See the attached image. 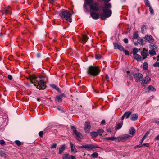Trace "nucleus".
Here are the masks:
<instances>
[{
	"label": "nucleus",
	"instance_id": "f257e3e1",
	"mask_svg": "<svg viewBox=\"0 0 159 159\" xmlns=\"http://www.w3.org/2000/svg\"><path fill=\"white\" fill-rule=\"evenodd\" d=\"M28 79L30 80L31 83L34 84V85L40 90L44 89L46 87L44 82L41 80L40 78L38 77L35 75H30Z\"/></svg>",
	"mask_w": 159,
	"mask_h": 159
},
{
	"label": "nucleus",
	"instance_id": "f03ea898",
	"mask_svg": "<svg viewBox=\"0 0 159 159\" xmlns=\"http://www.w3.org/2000/svg\"><path fill=\"white\" fill-rule=\"evenodd\" d=\"M93 2L94 0H85L84 4V7L87 10V6L88 5L91 10L95 11H98L100 8L99 3L97 2Z\"/></svg>",
	"mask_w": 159,
	"mask_h": 159
},
{
	"label": "nucleus",
	"instance_id": "7ed1b4c3",
	"mask_svg": "<svg viewBox=\"0 0 159 159\" xmlns=\"http://www.w3.org/2000/svg\"><path fill=\"white\" fill-rule=\"evenodd\" d=\"M111 7L110 3H105L102 7L103 9V14L101 15V18L102 19L105 20L106 18L109 17L111 15V11L109 8Z\"/></svg>",
	"mask_w": 159,
	"mask_h": 159
},
{
	"label": "nucleus",
	"instance_id": "20e7f679",
	"mask_svg": "<svg viewBox=\"0 0 159 159\" xmlns=\"http://www.w3.org/2000/svg\"><path fill=\"white\" fill-rule=\"evenodd\" d=\"M60 15L64 21L66 20L70 22H72L71 13L69 11L64 10L62 11Z\"/></svg>",
	"mask_w": 159,
	"mask_h": 159
},
{
	"label": "nucleus",
	"instance_id": "39448f33",
	"mask_svg": "<svg viewBox=\"0 0 159 159\" xmlns=\"http://www.w3.org/2000/svg\"><path fill=\"white\" fill-rule=\"evenodd\" d=\"M87 72L88 74L95 76L99 74L100 71L97 67L90 66L88 69Z\"/></svg>",
	"mask_w": 159,
	"mask_h": 159
},
{
	"label": "nucleus",
	"instance_id": "423d86ee",
	"mask_svg": "<svg viewBox=\"0 0 159 159\" xmlns=\"http://www.w3.org/2000/svg\"><path fill=\"white\" fill-rule=\"evenodd\" d=\"M71 128L73 131V132L76 136L77 139L78 140L80 141V139H81L82 138V134L76 130V128L74 126H71Z\"/></svg>",
	"mask_w": 159,
	"mask_h": 159
},
{
	"label": "nucleus",
	"instance_id": "0eeeda50",
	"mask_svg": "<svg viewBox=\"0 0 159 159\" xmlns=\"http://www.w3.org/2000/svg\"><path fill=\"white\" fill-rule=\"evenodd\" d=\"M133 76L134 78L135 82H137L141 81L143 78V75L139 73L134 74Z\"/></svg>",
	"mask_w": 159,
	"mask_h": 159
},
{
	"label": "nucleus",
	"instance_id": "6e6552de",
	"mask_svg": "<svg viewBox=\"0 0 159 159\" xmlns=\"http://www.w3.org/2000/svg\"><path fill=\"white\" fill-rule=\"evenodd\" d=\"M151 80L150 77L147 76L143 79V78L141 80V85L142 86L144 87L146 84H148Z\"/></svg>",
	"mask_w": 159,
	"mask_h": 159
},
{
	"label": "nucleus",
	"instance_id": "1a4fd4ad",
	"mask_svg": "<svg viewBox=\"0 0 159 159\" xmlns=\"http://www.w3.org/2000/svg\"><path fill=\"white\" fill-rule=\"evenodd\" d=\"M95 148H100V147L99 146L97 145H94L93 144L85 145V148L88 150H89Z\"/></svg>",
	"mask_w": 159,
	"mask_h": 159
},
{
	"label": "nucleus",
	"instance_id": "9d476101",
	"mask_svg": "<svg viewBox=\"0 0 159 159\" xmlns=\"http://www.w3.org/2000/svg\"><path fill=\"white\" fill-rule=\"evenodd\" d=\"M64 97H65V95L64 93L57 95L55 98V100L58 102H61L62 101V98Z\"/></svg>",
	"mask_w": 159,
	"mask_h": 159
},
{
	"label": "nucleus",
	"instance_id": "9b49d317",
	"mask_svg": "<svg viewBox=\"0 0 159 159\" xmlns=\"http://www.w3.org/2000/svg\"><path fill=\"white\" fill-rule=\"evenodd\" d=\"M141 55L143 57L142 58L143 60L145 59L148 56V51L145 48L143 49L142 51L141 52Z\"/></svg>",
	"mask_w": 159,
	"mask_h": 159
},
{
	"label": "nucleus",
	"instance_id": "f8f14e48",
	"mask_svg": "<svg viewBox=\"0 0 159 159\" xmlns=\"http://www.w3.org/2000/svg\"><path fill=\"white\" fill-rule=\"evenodd\" d=\"M145 39L149 43H152L154 41V39L153 37L150 35H147L145 36Z\"/></svg>",
	"mask_w": 159,
	"mask_h": 159
},
{
	"label": "nucleus",
	"instance_id": "ddd939ff",
	"mask_svg": "<svg viewBox=\"0 0 159 159\" xmlns=\"http://www.w3.org/2000/svg\"><path fill=\"white\" fill-rule=\"evenodd\" d=\"M11 8L8 6L7 7L5 8L4 11L2 12V13H5V14H11Z\"/></svg>",
	"mask_w": 159,
	"mask_h": 159
},
{
	"label": "nucleus",
	"instance_id": "4468645a",
	"mask_svg": "<svg viewBox=\"0 0 159 159\" xmlns=\"http://www.w3.org/2000/svg\"><path fill=\"white\" fill-rule=\"evenodd\" d=\"M150 48L155 52H157L158 50V48L156 44L151 43L150 45Z\"/></svg>",
	"mask_w": 159,
	"mask_h": 159
},
{
	"label": "nucleus",
	"instance_id": "2eb2a0df",
	"mask_svg": "<svg viewBox=\"0 0 159 159\" xmlns=\"http://www.w3.org/2000/svg\"><path fill=\"white\" fill-rule=\"evenodd\" d=\"M90 124H87V122L85 123L84 130L86 133H89L90 129Z\"/></svg>",
	"mask_w": 159,
	"mask_h": 159
},
{
	"label": "nucleus",
	"instance_id": "dca6fc26",
	"mask_svg": "<svg viewBox=\"0 0 159 159\" xmlns=\"http://www.w3.org/2000/svg\"><path fill=\"white\" fill-rule=\"evenodd\" d=\"M90 15L94 19H97L99 17V15L94 12H91Z\"/></svg>",
	"mask_w": 159,
	"mask_h": 159
},
{
	"label": "nucleus",
	"instance_id": "f3484780",
	"mask_svg": "<svg viewBox=\"0 0 159 159\" xmlns=\"http://www.w3.org/2000/svg\"><path fill=\"white\" fill-rule=\"evenodd\" d=\"M70 145L71 147V151L75 153L77 152V149L75 148L74 145L72 143V142H70Z\"/></svg>",
	"mask_w": 159,
	"mask_h": 159
},
{
	"label": "nucleus",
	"instance_id": "a211bd4d",
	"mask_svg": "<svg viewBox=\"0 0 159 159\" xmlns=\"http://www.w3.org/2000/svg\"><path fill=\"white\" fill-rule=\"evenodd\" d=\"M138 115L137 114H133L130 117L131 120L133 121H135L138 119Z\"/></svg>",
	"mask_w": 159,
	"mask_h": 159
},
{
	"label": "nucleus",
	"instance_id": "6ab92c4d",
	"mask_svg": "<svg viewBox=\"0 0 159 159\" xmlns=\"http://www.w3.org/2000/svg\"><path fill=\"white\" fill-rule=\"evenodd\" d=\"M134 55V58L138 61H140L143 60L142 57L139 55L136 54Z\"/></svg>",
	"mask_w": 159,
	"mask_h": 159
},
{
	"label": "nucleus",
	"instance_id": "aec40b11",
	"mask_svg": "<svg viewBox=\"0 0 159 159\" xmlns=\"http://www.w3.org/2000/svg\"><path fill=\"white\" fill-rule=\"evenodd\" d=\"M88 37L86 35H83L81 37V40L83 43H85L87 41Z\"/></svg>",
	"mask_w": 159,
	"mask_h": 159
},
{
	"label": "nucleus",
	"instance_id": "412c9836",
	"mask_svg": "<svg viewBox=\"0 0 159 159\" xmlns=\"http://www.w3.org/2000/svg\"><path fill=\"white\" fill-rule=\"evenodd\" d=\"M66 148V146L65 145H62L61 148H59V154H61L65 150Z\"/></svg>",
	"mask_w": 159,
	"mask_h": 159
},
{
	"label": "nucleus",
	"instance_id": "4be33fe9",
	"mask_svg": "<svg viewBox=\"0 0 159 159\" xmlns=\"http://www.w3.org/2000/svg\"><path fill=\"white\" fill-rule=\"evenodd\" d=\"M130 137V136L128 134H126L122 137L120 138L119 137L118 139L120 140L123 141L125 140L126 138H129Z\"/></svg>",
	"mask_w": 159,
	"mask_h": 159
},
{
	"label": "nucleus",
	"instance_id": "5701e85b",
	"mask_svg": "<svg viewBox=\"0 0 159 159\" xmlns=\"http://www.w3.org/2000/svg\"><path fill=\"white\" fill-rule=\"evenodd\" d=\"M135 129L133 127H131L129 131V134L132 135V136H133L134 134L135 133Z\"/></svg>",
	"mask_w": 159,
	"mask_h": 159
},
{
	"label": "nucleus",
	"instance_id": "b1692460",
	"mask_svg": "<svg viewBox=\"0 0 159 159\" xmlns=\"http://www.w3.org/2000/svg\"><path fill=\"white\" fill-rule=\"evenodd\" d=\"M138 43L141 45H143L145 44V43L143 40L142 39L140 38L138 39Z\"/></svg>",
	"mask_w": 159,
	"mask_h": 159
},
{
	"label": "nucleus",
	"instance_id": "393cba45",
	"mask_svg": "<svg viewBox=\"0 0 159 159\" xmlns=\"http://www.w3.org/2000/svg\"><path fill=\"white\" fill-rule=\"evenodd\" d=\"M62 158L63 159H70L69 154L67 153L63 155Z\"/></svg>",
	"mask_w": 159,
	"mask_h": 159
},
{
	"label": "nucleus",
	"instance_id": "a878e982",
	"mask_svg": "<svg viewBox=\"0 0 159 159\" xmlns=\"http://www.w3.org/2000/svg\"><path fill=\"white\" fill-rule=\"evenodd\" d=\"M91 136H92V137L93 138H95L96 137L98 134L97 132H91L90 133Z\"/></svg>",
	"mask_w": 159,
	"mask_h": 159
},
{
	"label": "nucleus",
	"instance_id": "bb28decb",
	"mask_svg": "<svg viewBox=\"0 0 159 159\" xmlns=\"http://www.w3.org/2000/svg\"><path fill=\"white\" fill-rule=\"evenodd\" d=\"M117 139V138L114 137H106L105 138V139L107 140H111L114 141L115 139Z\"/></svg>",
	"mask_w": 159,
	"mask_h": 159
},
{
	"label": "nucleus",
	"instance_id": "cd10ccee",
	"mask_svg": "<svg viewBox=\"0 0 159 159\" xmlns=\"http://www.w3.org/2000/svg\"><path fill=\"white\" fill-rule=\"evenodd\" d=\"M148 89L149 91H154L156 90L155 89L152 85H149L147 88Z\"/></svg>",
	"mask_w": 159,
	"mask_h": 159
},
{
	"label": "nucleus",
	"instance_id": "c85d7f7f",
	"mask_svg": "<svg viewBox=\"0 0 159 159\" xmlns=\"http://www.w3.org/2000/svg\"><path fill=\"white\" fill-rule=\"evenodd\" d=\"M131 113L132 112H131L128 111L127 112H126L124 115L126 117V119H127L129 117V116L131 114Z\"/></svg>",
	"mask_w": 159,
	"mask_h": 159
},
{
	"label": "nucleus",
	"instance_id": "c756f323",
	"mask_svg": "<svg viewBox=\"0 0 159 159\" xmlns=\"http://www.w3.org/2000/svg\"><path fill=\"white\" fill-rule=\"evenodd\" d=\"M51 86L54 89H55L56 90L58 91V92L60 91V89L58 88L56 85H55L54 84H52L51 85Z\"/></svg>",
	"mask_w": 159,
	"mask_h": 159
},
{
	"label": "nucleus",
	"instance_id": "7c9ffc66",
	"mask_svg": "<svg viewBox=\"0 0 159 159\" xmlns=\"http://www.w3.org/2000/svg\"><path fill=\"white\" fill-rule=\"evenodd\" d=\"M143 68L145 70H147L148 68V64L146 62L144 63L143 65Z\"/></svg>",
	"mask_w": 159,
	"mask_h": 159
},
{
	"label": "nucleus",
	"instance_id": "2f4dec72",
	"mask_svg": "<svg viewBox=\"0 0 159 159\" xmlns=\"http://www.w3.org/2000/svg\"><path fill=\"white\" fill-rule=\"evenodd\" d=\"M139 49H138L137 48H134L133 51V53L134 55L137 54V53L139 51Z\"/></svg>",
	"mask_w": 159,
	"mask_h": 159
},
{
	"label": "nucleus",
	"instance_id": "473e14b6",
	"mask_svg": "<svg viewBox=\"0 0 159 159\" xmlns=\"http://www.w3.org/2000/svg\"><path fill=\"white\" fill-rule=\"evenodd\" d=\"M156 52L155 51L151 49L149 50L148 52L152 56H154L156 55Z\"/></svg>",
	"mask_w": 159,
	"mask_h": 159
},
{
	"label": "nucleus",
	"instance_id": "72a5a7b5",
	"mask_svg": "<svg viewBox=\"0 0 159 159\" xmlns=\"http://www.w3.org/2000/svg\"><path fill=\"white\" fill-rule=\"evenodd\" d=\"M122 125V123H119L118 124H116V129L117 130L119 129H120Z\"/></svg>",
	"mask_w": 159,
	"mask_h": 159
},
{
	"label": "nucleus",
	"instance_id": "f704fd0d",
	"mask_svg": "<svg viewBox=\"0 0 159 159\" xmlns=\"http://www.w3.org/2000/svg\"><path fill=\"white\" fill-rule=\"evenodd\" d=\"M0 155L2 157H3L4 158H6L7 157V155L2 151L0 152Z\"/></svg>",
	"mask_w": 159,
	"mask_h": 159
},
{
	"label": "nucleus",
	"instance_id": "c9c22d12",
	"mask_svg": "<svg viewBox=\"0 0 159 159\" xmlns=\"http://www.w3.org/2000/svg\"><path fill=\"white\" fill-rule=\"evenodd\" d=\"M104 131L102 129H100L98 131V134H99L101 136L104 133Z\"/></svg>",
	"mask_w": 159,
	"mask_h": 159
},
{
	"label": "nucleus",
	"instance_id": "e433bc0d",
	"mask_svg": "<svg viewBox=\"0 0 159 159\" xmlns=\"http://www.w3.org/2000/svg\"><path fill=\"white\" fill-rule=\"evenodd\" d=\"M98 154L97 152H95L93 153L91 155V157L93 158H97L98 156Z\"/></svg>",
	"mask_w": 159,
	"mask_h": 159
},
{
	"label": "nucleus",
	"instance_id": "4c0bfd02",
	"mask_svg": "<svg viewBox=\"0 0 159 159\" xmlns=\"http://www.w3.org/2000/svg\"><path fill=\"white\" fill-rule=\"evenodd\" d=\"M144 3L148 7H149L151 6L150 3L148 0H144Z\"/></svg>",
	"mask_w": 159,
	"mask_h": 159
},
{
	"label": "nucleus",
	"instance_id": "58836bf2",
	"mask_svg": "<svg viewBox=\"0 0 159 159\" xmlns=\"http://www.w3.org/2000/svg\"><path fill=\"white\" fill-rule=\"evenodd\" d=\"M113 44L114 46V49H118L120 45L116 43H114Z\"/></svg>",
	"mask_w": 159,
	"mask_h": 159
},
{
	"label": "nucleus",
	"instance_id": "ea45409f",
	"mask_svg": "<svg viewBox=\"0 0 159 159\" xmlns=\"http://www.w3.org/2000/svg\"><path fill=\"white\" fill-rule=\"evenodd\" d=\"M145 29H146V26L144 25H142L141 28V31L142 33H144V30Z\"/></svg>",
	"mask_w": 159,
	"mask_h": 159
},
{
	"label": "nucleus",
	"instance_id": "a19ab883",
	"mask_svg": "<svg viewBox=\"0 0 159 159\" xmlns=\"http://www.w3.org/2000/svg\"><path fill=\"white\" fill-rule=\"evenodd\" d=\"M149 7V11L150 12V13L151 14H154V11L153 9L152 8L151 6H150Z\"/></svg>",
	"mask_w": 159,
	"mask_h": 159
},
{
	"label": "nucleus",
	"instance_id": "79ce46f5",
	"mask_svg": "<svg viewBox=\"0 0 159 159\" xmlns=\"http://www.w3.org/2000/svg\"><path fill=\"white\" fill-rule=\"evenodd\" d=\"M138 34L137 33L135 32L134 33V35H133V38L134 39H137L138 38Z\"/></svg>",
	"mask_w": 159,
	"mask_h": 159
},
{
	"label": "nucleus",
	"instance_id": "37998d69",
	"mask_svg": "<svg viewBox=\"0 0 159 159\" xmlns=\"http://www.w3.org/2000/svg\"><path fill=\"white\" fill-rule=\"evenodd\" d=\"M0 144L2 145H4L5 144V142L3 140H0Z\"/></svg>",
	"mask_w": 159,
	"mask_h": 159
},
{
	"label": "nucleus",
	"instance_id": "c03bdc74",
	"mask_svg": "<svg viewBox=\"0 0 159 159\" xmlns=\"http://www.w3.org/2000/svg\"><path fill=\"white\" fill-rule=\"evenodd\" d=\"M15 142L18 146H20L21 145V142L20 141L16 140Z\"/></svg>",
	"mask_w": 159,
	"mask_h": 159
},
{
	"label": "nucleus",
	"instance_id": "a18cd8bd",
	"mask_svg": "<svg viewBox=\"0 0 159 159\" xmlns=\"http://www.w3.org/2000/svg\"><path fill=\"white\" fill-rule=\"evenodd\" d=\"M154 67H159V62H156L153 65Z\"/></svg>",
	"mask_w": 159,
	"mask_h": 159
},
{
	"label": "nucleus",
	"instance_id": "49530a36",
	"mask_svg": "<svg viewBox=\"0 0 159 159\" xmlns=\"http://www.w3.org/2000/svg\"><path fill=\"white\" fill-rule=\"evenodd\" d=\"M142 143H140V144L139 145L135 146V148H141V147H142Z\"/></svg>",
	"mask_w": 159,
	"mask_h": 159
},
{
	"label": "nucleus",
	"instance_id": "de8ad7c7",
	"mask_svg": "<svg viewBox=\"0 0 159 159\" xmlns=\"http://www.w3.org/2000/svg\"><path fill=\"white\" fill-rule=\"evenodd\" d=\"M146 146L147 147H149V143H144L142 144V146Z\"/></svg>",
	"mask_w": 159,
	"mask_h": 159
},
{
	"label": "nucleus",
	"instance_id": "09e8293b",
	"mask_svg": "<svg viewBox=\"0 0 159 159\" xmlns=\"http://www.w3.org/2000/svg\"><path fill=\"white\" fill-rule=\"evenodd\" d=\"M95 58L97 59H99L101 58V56L100 55H96L95 56Z\"/></svg>",
	"mask_w": 159,
	"mask_h": 159
},
{
	"label": "nucleus",
	"instance_id": "8fccbe9b",
	"mask_svg": "<svg viewBox=\"0 0 159 159\" xmlns=\"http://www.w3.org/2000/svg\"><path fill=\"white\" fill-rule=\"evenodd\" d=\"M118 49H119V50H120V51H123L124 49L123 47L122 46H121L120 45Z\"/></svg>",
	"mask_w": 159,
	"mask_h": 159
},
{
	"label": "nucleus",
	"instance_id": "3c124183",
	"mask_svg": "<svg viewBox=\"0 0 159 159\" xmlns=\"http://www.w3.org/2000/svg\"><path fill=\"white\" fill-rule=\"evenodd\" d=\"M57 146V145L56 143H54L51 146V148H56V146Z\"/></svg>",
	"mask_w": 159,
	"mask_h": 159
},
{
	"label": "nucleus",
	"instance_id": "603ef678",
	"mask_svg": "<svg viewBox=\"0 0 159 159\" xmlns=\"http://www.w3.org/2000/svg\"><path fill=\"white\" fill-rule=\"evenodd\" d=\"M150 131H147L146 133H145V135H144V136H145V137H147L148 136V135L150 134Z\"/></svg>",
	"mask_w": 159,
	"mask_h": 159
},
{
	"label": "nucleus",
	"instance_id": "864d4df0",
	"mask_svg": "<svg viewBox=\"0 0 159 159\" xmlns=\"http://www.w3.org/2000/svg\"><path fill=\"white\" fill-rule=\"evenodd\" d=\"M125 53V54L126 55H129V52L125 50V49L123 51Z\"/></svg>",
	"mask_w": 159,
	"mask_h": 159
},
{
	"label": "nucleus",
	"instance_id": "5fc2aeb1",
	"mask_svg": "<svg viewBox=\"0 0 159 159\" xmlns=\"http://www.w3.org/2000/svg\"><path fill=\"white\" fill-rule=\"evenodd\" d=\"M43 131H40V132H39V135L41 137H42L43 136Z\"/></svg>",
	"mask_w": 159,
	"mask_h": 159
},
{
	"label": "nucleus",
	"instance_id": "6e6d98bb",
	"mask_svg": "<svg viewBox=\"0 0 159 159\" xmlns=\"http://www.w3.org/2000/svg\"><path fill=\"white\" fill-rule=\"evenodd\" d=\"M7 78L10 80H11L12 79V75H8Z\"/></svg>",
	"mask_w": 159,
	"mask_h": 159
},
{
	"label": "nucleus",
	"instance_id": "4d7b16f0",
	"mask_svg": "<svg viewBox=\"0 0 159 159\" xmlns=\"http://www.w3.org/2000/svg\"><path fill=\"white\" fill-rule=\"evenodd\" d=\"M146 138L145 137V136H143V138H142V139L140 140V143H142L143 141H144V139Z\"/></svg>",
	"mask_w": 159,
	"mask_h": 159
},
{
	"label": "nucleus",
	"instance_id": "13d9d810",
	"mask_svg": "<svg viewBox=\"0 0 159 159\" xmlns=\"http://www.w3.org/2000/svg\"><path fill=\"white\" fill-rule=\"evenodd\" d=\"M105 79L107 81H108L109 80V78L108 76L107 75H106Z\"/></svg>",
	"mask_w": 159,
	"mask_h": 159
},
{
	"label": "nucleus",
	"instance_id": "bf43d9fd",
	"mask_svg": "<svg viewBox=\"0 0 159 159\" xmlns=\"http://www.w3.org/2000/svg\"><path fill=\"white\" fill-rule=\"evenodd\" d=\"M124 41L125 43H127L128 42V40L127 38H125L124 39Z\"/></svg>",
	"mask_w": 159,
	"mask_h": 159
},
{
	"label": "nucleus",
	"instance_id": "052dcab7",
	"mask_svg": "<svg viewBox=\"0 0 159 159\" xmlns=\"http://www.w3.org/2000/svg\"><path fill=\"white\" fill-rule=\"evenodd\" d=\"M70 159H76L75 157L71 155L70 156Z\"/></svg>",
	"mask_w": 159,
	"mask_h": 159
},
{
	"label": "nucleus",
	"instance_id": "680f3d73",
	"mask_svg": "<svg viewBox=\"0 0 159 159\" xmlns=\"http://www.w3.org/2000/svg\"><path fill=\"white\" fill-rule=\"evenodd\" d=\"M105 123V120H102V121L101 122V124L102 125H104V124Z\"/></svg>",
	"mask_w": 159,
	"mask_h": 159
},
{
	"label": "nucleus",
	"instance_id": "e2e57ef3",
	"mask_svg": "<svg viewBox=\"0 0 159 159\" xmlns=\"http://www.w3.org/2000/svg\"><path fill=\"white\" fill-rule=\"evenodd\" d=\"M155 139L156 140H159V135H157L155 138Z\"/></svg>",
	"mask_w": 159,
	"mask_h": 159
},
{
	"label": "nucleus",
	"instance_id": "0e129e2a",
	"mask_svg": "<svg viewBox=\"0 0 159 159\" xmlns=\"http://www.w3.org/2000/svg\"><path fill=\"white\" fill-rule=\"evenodd\" d=\"M50 2L51 3H53L55 2V0H49Z\"/></svg>",
	"mask_w": 159,
	"mask_h": 159
},
{
	"label": "nucleus",
	"instance_id": "69168bd1",
	"mask_svg": "<svg viewBox=\"0 0 159 159\" xmlns=\"http://www.w3.org/2000/svg\"><path fill=\"white\" fill-rule=\"evenodd\" d=\"M79 148H85V145L82 146H80L79 147Z\"/></svg>",
	"mask_w": 159,
	"mask_h": 159
},
{
	"label": "nucleus",
	"instance_id": "338daca9",
	"mask_svg": "<svg viewBox=\"0 0 159 159\" xmlns=\"http://www.w3.org/2000/svg\"><path fill=\"white\" fill-rule=\"evenodd\" d=\"M155 122L157 124L159 125V121L156 120L155 121Z\"/></svg>",
	"mask_w": 159,
	"mask_h": 159
},
{
	"label": "nucleus",
	"instance_id": "774afa93",
	"mask_svg": "<svg viewBox=\"0 0 159 159\" xmlns=\"http://www.w3.org/2000/svg\"><path fill=\"white\" fill-rule=\"evenodd\" d=\"M37 57H38V58H39L40 57V54L38 53V54H37Z\"/></svg>",
	"mask_w": 159,
	"mask_h": 159
}]
</instances>
